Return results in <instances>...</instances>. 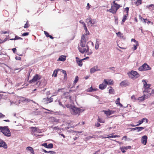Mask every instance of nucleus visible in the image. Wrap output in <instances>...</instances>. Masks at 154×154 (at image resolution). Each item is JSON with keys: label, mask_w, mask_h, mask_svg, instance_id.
Masks as SVG:
<instances>
[{"label": "nucleus", "mask_w": 154, "mask_h": 154, "mask_svg": "<svg viewBox=\"0 0 154 154\" xmlns=\"http://www.w3.org/2000/svg\"><path fill=\"white\" fill-rule=\"evenodd\" d=\"M129 11V8L126 7L125 8L124 11L126 12V14H128Z\"/></svg>", "instance_id": "e433bc0d"}, {"label": "nucleus", "mask_w": 154, "mask_h": 154, "mask_svg": "<svg viewBox=\"0 0 154 154\" xmlns=\"http://www.w3.org/2000/svg\"><path fill=\"white\" fill-rule=\"evenodd\" d=\"M131 42H135L136 44H137V45H138V42L136 41L135 39L134 38H132L131 39Z\"/></svg>", "instance_id": "c03bdc74"}, {"label": "nucleus", "mask_w": 154, "mask_h": 154, "mask_svg": "<svg viewBox=\"0 0 154 154\" xmlns=\"http://www.w3.org/2000/svg\"><path fill=\"white\" fill-rule=\"evenodd\" d=\"M85 31V35H89V32L88 31V30H87L86 31Z\"/></svg>", "instance_id": "052dcab7"}, {"label": "nucleus", "mask_w": 154, "mask_h": 154, "mask_svg": "<svg viewBox=\"0 0 154 154\" xmlns=\"http://www.w3.org/2000/svg\"><path fill=\"white\" fill-rule=\"evenodd\" d=\"M116 34L118 37L122 38H123V34L121 33L120 32H117Z\"/></svg>", "instance_id": "7c9ffc66"}, {"label": "nucleus", "mask_w": 154, "mask_h": 154, "mask_svg": "<svg viewBox=\"0 0 154 154\" xmlns=\"http://www.w3.org/2000/svg\"><path fill=\"white\" fill-rule=\"evenodd\" d=\"M79 78L78 76H76L73 82V84L75 85L79 80Z\"/></svg>", "instance_id": "f704fd0d"}, {"label": "nucleus", "mask_w": 154, "mask_h": 154, "mask_svg": "<svg viewBox=\"0 0 154 154\" xmlns=\"http://www.w3.org/2000/svg\"><path fill=\"white\" fill-rule=\"evenodd\" d=\"M48 37H49L50 38H51V39H53L54 38V37H53L51 35H49V36Z\"/></svg>", "instance_id": "774afa93"}, {"label": "nucleus", "mask_w": 154, "mask_h": 154, "mask_svg": "<svg viewBox=\"0 0 154 154\" xmlns=\"http://www.w3.org/2000/svg\"><path fill=\"white\" fill-rule=\"evenodd\" d=\"M83 27H84V29L85 31H86L87 30V27L86 26V25L84 26Z\"/></svg>", "instance_id": "338daca9"}, {"label": "nucleus", "mask_w": 154, "mask_h": 154, "mask_svg": "<svg viewBox=\"0 0 154 154\" xmlns=\"http://www.w3.org/2000/svg\"><path fill=\"white\" fill-rule=\"evenodd\" d=\"M30 26V25L29 23V22L28 21H27L26 22V24L24 25V28H28Z\"/></svg>", "instance_id": "473e14b6"}, {"label": "nucleus", "mask_w": 154, "mask_h": 154, "mask_svg": "<svg viewBox=\"0 0 154 154\" xmlns=\"http://www.w3.org/2000/svg\"><path fill=\"white\" fill-rule=\"evenodd\" d=\"M107 85V80L104 79L103 82L99 85V88L101 90H103L106 88Z\"/></svg>", "instance_id": "9d476101"}, {"label": "nucleus", "mask_w": 154, "mask_h": 154, "mask_svg": "<svg viewBox=\"0 0 154 154\" xmlns=\"http://www.w3.org/2000/svg\"><path fill=\"white\" fill-rule=\"evenodd\" d=\"M151 95V93L148 94L146 95L144 94L143 95V96L144 97L145 100L146 99H147V98H149L150 97Z\"/></svg>", "instance_id": "72a5a7b5"}, {"label": "nucleus", "mask_w": 154, "mask_h": 154, "mask_svg": "<svg viewBox=\"0 0 154 154\" xmlns=\"http://www.w3.org/2000/svg\"><path fill=\"white\" fill-rule=\"evenodd\" d=\"M26 149H27L30 150L31 153H32L33 154H34V150L32 147L30 146H28L27 147Z\"/></svg>", "instance_id": "c85d7f7f"}, {"label": "nucleus", "mask_w": 154, "mask_h": 154, "mask_svg": "<svg viewBox=\"0 0 154 154\" xmlns=\"http://www.w3.org/2000/svg\"><path fill=\"white\" fill-rule=\"evenodd\" d=\"M139 19L141 21H143V18L142 17H141V16L140 15H139Z\"/></svg>", "instance_id": "69168bd1"}, {"label": "nucleus", "mask_w": 154, "mask_h": 154, "mask_svg": "<svg viewBox=\"0 0 154 154\" xmlns=\"http://www.w3.org/2000/svg\"><path fill=\"white\" fill-rule=\"evenodd\" d=\"M120 99L119 97L117 98L115 101V103L117 105H119L121 107H122L123 106L122 104L120 103Z\"/></svg>", "instance_id": "412c9836"}, {"label": "nucleus", "mask_w": 154, "mask_h": 154, "mask_svg": "<svg viewBox=\"0 0 154 154\" xmlns=\"http://www.w3.org/2000/svg\"><path fill=\"white\" fill-rule=\"evenodd\" d=\"M29 128L30 130L31 134H33L34 133L36 132L39 133V130L38 128L31 127Z\"/></svg>", "instance_id": "ddd939ff"}, {"label": "nucleus", "mask_w": 154, "mask_h": 154, "mask_svg": "<svg viewBox=\"0 0 154 154\" xmlns=\"http://www.w3.org/2000/svg\"><path fill=\"white\" fill-rule=\"evenodd\" d=\"M30 100L29 99H27V98H26L24 100V101H25V102H29Z\"/></svg>", "instance_id": "bf43d9fd"}, {"label": "nucleus", "mask_w": 154, "mask_h": 154, "mask_svg": "<svg viewBox=\"0 0 154 154\" xmlns=\"http://www.w3.org/2000/svg\"><path fill=\"white\" fill-rule=\"evenodd\" d=\"M9 33V31H2L1 32V34H6V33Z\"/></svg>", "instance_id": "09e8293b"}, {"label": "nucleus", "mask_w": 154, "mask_h": 154, "mask_svg": "<svg viewBox=\"0 0 154 154\" xmlns=\"http://www.w3.org/2000/svg\"><path fill=\"white\" fill-rule=\"evenodd\" d=\"M53 101V99L51 97L50 98H45L43 99V102L45 104H48L51 103Z\"/></svg>", "instance_id": "9b49d317"}, {"label": "nucleus", "mask_w": 154, "mask_h": 154, "mask_svg": "<svg viewBox=\"0 0 154 154\" xmlns=\"http://www.w3.org/2000/svg\"><path fill=\"white\" fill-rule=\"evenodd\" d=\"M48 153H51V154H54L55 153V152L54 151H48Z\"/></svg>", "instance_id": "0e129e2a"}, {"label": "nucleus", "mask_w": 154, "mask_h": 154, "mask_svg": "<svg viewBox=\"0 0 154 154\" xmlns=\"http://www.w3.org/2000/svg\"><path fill=\"white\" fill-rule=\"evenodd\" d=\"M83 60L82 59L80 60H77L76 63L78 65L80 66H82V61Z\"/></svg>", "instance_id": "bb28decb"}, {"label": "nucleus", "mask_w": 154, "mask_h": 154, "mask_svg": "<svg viewBox=\"0 0 154 154\" xmlns=\"http://www.w3.org/2000/svg\"><path fill=\"white\" fill-rule=\"evenodd\" d=\"M97 121L99 122L100 123H104L105 122V121L102 120L101 119L99 118H98Z\"/></svg>", "instance_id": "ea45409f"}, {"label": "nucleus", "mask_w": 154, "mask_h": 154, "mask_svg": "<svg viewBox=\"0 0 154 154\" xmlns=\"http://www.w3.org/2000/svg\"><path fill=\"white\" fill-rule=\"evenodd\" d=\"M142 2V0H136L135 4L136 6H138L141 5Z\"/></svg>", "instance_id": "393cba45"}, {"label": "nucleus", "mask_w": 154, "mask_h": 154, "mask_svg": "<svg viewBox=\"0 0 154 154\" xmlns=\"http://www.w3.org/2000/svg\"><path fill=\"white\" fill-rule=\"evenodd\" d=\"M144 129V128L142 127H137L134 128H133L134 130H137L138 132L142 131Z\"/></svg>", "instance_id": "b1692460"}, {"label": "nucleus", "mask_w": 154, "mask_h": 154, "mask_svg": "<svg viewBox=\"0 0 154 154\" xmlns=\"http://www.w3.org/2000/svg\"><path fill=\"white\" fill-rule=\"evenodd\" d=\"M99 47V44L97 42H96L95 44V48L96 49H98Z\"/></svg>", "instance_id": "37998d69"}, {"label": "nucleus", "mask_w": 154, "mask_h": 154, "mask_svg": "<svg viewBox=\"0 0 154 154\" xmlns=\"http://www.w3.org/2000/svg\"><path fill=\"white\" fill-rule=\"evenodd\" d=\"M128 14H126L123 17L122 20V24H123L125 22V21L127 19V17L128 16Z\"/></svg>", "instance_id": "5701e85b"}, {"label": "nucleus", "mask_w": 154, "mask_h": 154, "mask_svg": "<svg viewBox=\"0 0 154 154\" xmlns=\"http://www.w3.org/2000/svg\"><path fill=\"white\" fill-rule=\"evenodd\" d=\"M42 146H44L45 148H47L48 145L47 143H45L42 144Z\"/></svg>", "instance_id": "603ef678"}, {"label": "nucleus", "mask_w": 154, "mask_h": 154, "mask_svg": "<svg viewBox=\"0 0 154 154\" xmlns=\"http://www.w3.org/2000/svg\"><path fill=\"white\" fill-rule=\"evenodd\" d=\"M78 49L79 51L82 54H83L86 52L87 53V54L91 55L92 53V52L91 50H89V47L88 45L86 46L85 48H84V47H79Z\"/></svg>", "instance_id": "7ed1b4c3"}, {"label": "nucleus", "mask_w": 154, "mask_h": 154, "mask_svg": "<svg viewBox=\"0 0 154 154\" xmlns=\"http://www.w3.org/2000/svg\"><path fill=\"white\" fill-rule=\"evenodd\" d=\"M57 70H55L54 72L53 73L52 75L53 76H54L55 77H56L57 76Z\"/></svg>", "instance_id": "c9c22d12"}, {"label": "nucleus", "mask_w": 154, "mask_h": 154, "mask_svg": "<svg viewBox=\"0 0 154 154\" xmlns=\"http://www.w3.org/2000/svg\"><path fill=\"white\" fill-rule=\"evenodd\" d=\"M145 121H146V123H147L148 121V120L147 119L144 118H143L142 119L139 120L138 121L139 123L138 124L136 125V126L139 125Z\"/></svg>", "instance_id": "a211bd4d"}, {"label": "nucleus", "mask_w": 154, "mask_h": 154, "mask_svg": "<svg viewBox=\"0 0 154 154\" xmlns=\"http://www.w3.org/2000/svg\"><path fill=\"white\" fill-rule=\"evenodd\" d=\"M139 45V44H138V45H137V44H136V45H134V47L133 48V49L134 50H136L137 48V46Z\"/></svg>", "instance_id": "a18cd8bd"}, {"label": "nucleus", "mask_w": 154, "mask_h": 154, "mask_svg": "<svg viewBox=\"0 0 154 154\" xmlns=\"http://www.w3.org/2000/svg\"><path fill=\"white\" fill-rule=\"evenodd\" d=\"M116 1H114L112 5L111 8L109 10L110 12L112 13V14H116L117 11L120 7H122V6L118 4L117 3H116Z\"/></svg>", "instance_id": "f257e3e1"}, {"label": "nucleus", "mask_w": 154, "mask_h": 154, "mask_svg": "<svg viewBox=\"0 0 154 154\" xmlns=\"http://www.w3.org/2000/svg\"><path fill=\"white\" fill-rule=\"evenodd\" d=\"M114 138V135H111L109 136H108L107 137H103V138Z\"/></svg>", "instance_id": "5fc2aeb1"}, {"label": "nucleus", "mask_w": 154, "mask_h": 154, "mask_svg": "<svg viewBox=\"0 0 154 154\" xmlns=\"http://www.w3.org/2000/svg\"><path fill=\"white\" fill-rule=\"evenodd\" d=\"M120 85L122 86L128 85V81L127 80L123 81L120 83Z\"/></svg>", "instance_id": "6ab92c4d"}, {"label": "nucleus", "mask_w": 154, "mask_h": 154, "mask_svg": "<svg viewBox=\"0 0 154 154\" xmlns=\"http://www.w3.org/2000/svg\"><path fill=\"white\" fill-rule=\"evenodd\" d=\"M29 34V33L28 32H24L22 34V35L23 36H25L28 35Z\"/></svg>", "instance_id": "79ce46f5"}, {"label": "nucleus", "mask_w": 154, "mask_h": 154, "mask_svg": "<svg viewBox=\"0 0 154 154\" xmlns=\"http://www.w3.org/2000/svg\"><path fill=\"white\" fill-rule=\"evenodd\" d=\"M44 32L45 34V35H46V36L47 37H48L49 36V35H50L47 32H46V31H44Z\"/></svg>", "instance_id": "49530a36"}, {"label": "nucleus", "mask_w": 154, "mask_h": 154, "mask_svg": "<svg viewBox=\"0 0 154 154\" xmlns=\"http://www.w3.org/2000/svg\"><path fill=\"white\" fill-rule=\"evenodd\" d=\"M16 49L15 48H14L12 49V50L13 52V53H15V52L16 51Z\"/></svg>", "instance_id": "680f3d73"}, {"label": "nucleus", "mask_w": 154, "mask_h": 154, "mask_svg": "<svg viewBox=\"0 0 154 154\" xmlns=\"http://www.w3.org/2000/svg\"><path fill=\"white\" fill-rule=\"evenodd\" d=\"M142 81L143 82V87L145 89L143 91V93L148 92V89L149 88L151 85L149 84H147L145 80H143Z\"/></svg>", "instance_id": "6e6552de"}, {"label": "nucleus", "mask_w": 154, "mask_h": 154, "mask_svg": "<svg viewBox=\"0 0 154 154\" xmlns=\"http://www.w3.org/2000/svg\"><path fill=\"white\" fill-rule=\"evenodd\" d=\"M107 85H113L114 82L112 80L110 79L108 80H107Z\"/></svg>", "instance_id": "c756f323"}, {"label": "nucleus", "mask_w": 154, "mask_h": 154, "mask_svg": "<svg viewBox=\"0 0 154 154\" xmlns=\"http://www.w3.org/2000/svg\"><path fill=\"white\" fill-rule=\"evenodd\" d=\"M147 140V137L146 135H144L141 138V143L145 145L146 144Z\"/></svg>", "instance_id": "4468645a"}, {"label": "nucleus", "mask_w": 154, "mask_h": 154, "mask_svg": "<svg viewBox=\"0 0 154 154\" xmlns=\"http://www.w3.org/2000/svg\"><path fill=\"white\" fill-rule=\"evenodd\" d=\"M62 73L64 75V77L67 76V74L66 71L63 70L62 71Z\"/></svg>", "instance_id": "de8ad7c7"}, {"label": "nucleus", "mask_w": 154, "mask_h": 154, "mask_svg": "<svg viewBox=\"0 0 154 154\" xmlns=\"http://www.w3.org/2000/svg\"><path fill=\"white\" fill-rule=\"evenodd\" d=\"M0 131L6 136L10 137L11 135L10 131L8 127H0Z\"/></svg>", "instance_id": "f03ea898"}, {"label": "nucleus", "mask_w": 154, "mask_h": 154, "mask_svg": "<svg viewBox=\"0 0 154 154\" xmlns=\"http://www.w3.org/2000/svg\"><path fill=\"white\" fill-rule=\"evenodd\" d=\"M81 41H86L85 37L84 35L82 36Z\"/></svg>", "instance_id": "4c0bfd02"}, {"label": "nucleus", "mask_w": 154, "mask_h": 154, "mask_svg": "<svg viewBox=\"0 0 154 154\" xmlns=\"http://www.w3.org/2000/svg\"><path fill=\"white\" fill-rule=\"evenodd\" d=\"M66 59V56L64 55H62L60 56L58 60L62 61H64Z\"/></svg>", "instance_id": "4be33fe9"}, {"label": "nucleus", "mask_w": 154, "mask_h": 154, "mask_svg": "<svg viewBox=\"0 0 154 154\" xmlns=\"http://www.w3.org/2000/svg\"><path fill=\"white\" fill-rule=\"evenodd\" d=\"M86 22L88 26H92L96 23V20L95 19H92L91 18L88 17L86 19Z\"/></svg>", "instance_id": "0eeeda50"}, {"label": "nucleus", "mask_w": 154, "mask_h": 154, "mask_svg": "<svg viewBox=\"0 0 154 154\" xmlns=\"http://www.w3.org/2000/svg\"><path fill=\"white\" fill-rule=\"evenodd\" d=\"M19 37L17 36H15V38H11L10 39V40H16L19 39Z\"/></svg>", "instance_id": "a19ab883"}, {"label": "nucleus", "mask_w": 154, "mask_h": 154, "mask_svg": "<svg viewBox=\"0 0 154 154\" xmlns=\"http://www.w3.org/2000/svg\"><path fill=\"white\" fill-rule=\"evenodd\" d=\"M151 69L150 67L146 63L143 64L142 66H140L138 69L140 71H143L150 70Z\"/></svg>", "instance_id": "423d86ee"}, {"label": "nucleus", "mask_w": 154, "mask_h": 154, "mask_svg": "<svg viewBox=\"0 0 154 154\" xmlns=\"http://www.w3.org/2000/svg\"><path fill=\"white\" fill-rule=\"evenodd\" d=\"M95 126L97 127H98L100 126V124L99 123H96L95 124Z\"/></svg>", "instance_id": "3c124183"}, {"label": "nucleus", "mask_w": 154, "mask_h": 154, "mask_svg": "<svg viewBox=\"0 0 154 154\" xmlns=\"http://www.w3.org/2000/svg\"><path fill=\"white\" fill-rule=\"evenodd\" d=\"M131 98L132 99H134L135 100H137V99H136V98L135 97V96L134 95L131 96Z\"/></svg>", "instance_id": "13d9d810"}, {"label": "nucleus", "mask_w": 154, "mask_h": 154, "mask_svg": "<svg viewBox=\"0 0 154 154\" xmlns=\"http://www.w3.org/2000/svg\"><path fill=\"white\" fill-rule=\"evenodd\" d=\"M97 89V88H92L91 87L90 88H89L87 89V91L88 92H91L93 91H96Z\"/></svg>", "instance_id": "a878e982"}, {"label": "nucleus", "mask_w": 154, "mask_h": 154, "mask_svg": "<svg viewBox=\"0 0 154 154\" xmlns=\"http://www.w3.org/2000/svg\"><path fill=\"white\" fill-rule=\"evenodd\" d=\"M98 69V66H96L93 67L91 68L90 71V73H93L95 72V71L99 70Z\"/></svg>", "instance_id": "dca6fc26"}, {"label": "nucleus", "mask_w": 154, "mask_h": 154, "mask_svg": "<svg viewBox=\"0 0 154 154\" xmlns=\"http://www.w3.org/2000/svg\"><path fill=\"white\" fill-rule=\"evenodd\" d=\"M42 78V76L38 74H36L33 77L32 79L30 80L29 82V83L37 82L38 83L40 79Z\"/></svg>", "instance_id": "39448f33"}, {"label": "nucleus", "mask_w": 154, "mask_h": 154, "mask_svg": "<svg viewBox=\"0 0 154 154\" xmlns=\"http://www.w3.org/2000/svg\"><path fill=\"white\" fill-rule=\"evenodd\" d=\"M142 20H143V23H146V22L147 20V18H146V19L143 18Z\"/></svg>", "instance_id": "6e6d98bb"}, {"label": "nucleus", "mask_w": 154, "mask_h": 154, "mask_svg": "<svg viewBox=\"0 0 154 154\" xmlns=\"http://www.w3.org/2000/svg\"><path fill=\"white\" fill-rule=\"evenodd\" d=\"M103 112L107 116H109L114 113V111L109 109L108 111L103 110Z\"/></svg>", "instance_id": "2eb2a0df"}, {"label": "nucleus", "mask_w": 154, "mask_h": 154, "mask_svg": "<svg viewBox=\"0 0 154 154\" xmlns=\"http://www.w3.org/2000/svg\"><path fill=\"white\" fill-rule=\"evenodd\" d=\"M137 100L139 101L140 102H142L144 101L145 99L143 95L142 96L138 97Z\"/></svg>", "instance_id": "cd10ccee"}, {"label": "nucleus", "mask_w": 154, "mask_h": 154, "mask_svg": "<svg viewBox=\"0 0 154 154\" xmlns=\"http://www.w3.org/2000/svg\"><path fill=\"white\" fill-rule=\"evenodd\" d=\"M53 147V145L52 143H50L48 145L47 148H52Z\"/></svg>", "instance_id": "58836bf2"}, {"label": "nucleus", "mask_w": 154, "mask_h": 154, "mask_svg": "<svg viewBox=\"0 0 154 154\" xmlns=\"http://www.w3.org/2000/svg\"><path fill=\"white\" fill-rule=\"evenodd\" d=\"M80 111L81 109L80 108L74 107L72 109L71 113L73 115H79Z\"/></svg>", "instance_id": "1a4fd4ad"}, {"label": "nucleus", "mask_w": 154, "mask_h": 154, "mask_svg": "<svg viewBox=\"0 0 154 154\" xmlns=\"http://www.w3.org/2000/svg\"><path fill=\"white\" fill-rule=\"evenodd\" d=\"M115 21L116 23L117 24L118 23V18H115Z\"/></svg>", "instance_id": "e2e57ef3"}, {"label": "nucleus", "mask_w": 154, "mask_h": 154, "mask_svg": "<svg viewBox=\"0 0 154 154\" xmlns=\"http://www.w3.org/2000/svg\"><path fill=\"white\" fill-rule=\"evenodd\" d=\"M0 147H2L5 149H7L8 146L4 141L0 138Z\"/></svg>", "instance_id": "f8f14e48"}, {"label": "nucleus", "mask_w": 154, "mask_h": 154, "mask_svg": "<svg viewBox=\"0 0 154 154\" xmlns=\"http://www.w3.org/2000/svg\"><path fill=\"white\" fill-rule=\"evenodd\" d=\"M129 77L132 79L138 78L140 76V75L138 72L132 70L128 73Z\"/></svg>", "instance_id": "20e7f679"}, {"label": "nucleus", "mask_w": 154, "mask_h": 154, "mask_svg": "<svg viewBox=\"0 0 154 154\" xmlns=\"http://www.w3.org/2000/svg\"><path fill=\"white\" fill-rule=\"evenodd\" d=\"M8 39V38H5L3 40L2 42H0V44L2 43L7 41V40Z\"/></svg>", "instance_id": "8fccbe9b"}, {"label": "nucleus", "mask_w": 154, "mask_h": 154, "mask_svg": "<svg viewBox=\"0 0 154 154\" xmlns=\"http://www.w3.org/2000/svg\"><path fill=\"white\" fill-rule=\"evenodd\" d=\"M131 148V146H125L120 148V149L122 152L124 153L126 152V150L128 149H130Z\"/></svg>", "instance_id": "f3484780"}, {"label": "nucleus", "mask_w": 154, "mask_h": 154, "mask_svg": "<svg viewBox=\"0 0 154 154\" xmlns=\"http://www.w3.org/2000/svg\"><path fill=\"white\" fill-rule=\"evenodd\" d=\"M108 89L109 88V93L110 94H113L114 93V90L112 88V87H109L108 88Z\"/></svg>", "instance_id": "aec40b11"}, {"label": "nucleus", "mask_w": 154, "mask_h": 154, "mask_svg": "<svg viewBox=\"0 0 154 154\" xmlns=\"http://www.w3.org/2000/svg\"><path fill=\"white\" fill-rule=\"evenodd\" d=\"M5 117V116L2 113L0 112V119Z\"/></svg>", "instance_id": "4d7b16f0"}, {"label": "nucleus", "mask_w": 154, "mask_h": 154, "mask_svg": "<svg viewBox=\"0 0 154 154\" xmlns=\"http://www.w3.org/2000/svg\"><path fill=\"white\" fill-rule=\"evenodd\" d=\"M21 59V57H15V59L17 60H20Z\"/></svg>", "instance_id": "864d4df0"}, {"label": "nucleus", "mask_w": 154, "mask_h": 154, "mask_svg": "<svg viewBox=\"0 0 154 154\" xmlns=\"http://www.w3.org/2000/svg\"><path fill=\"white\" fill-rule=\"evenodd\" d=\"M86 41H81L80 46L82 47H85Z\"/></svg>", "instance_id": "2f4dec72"}]
</instances>
